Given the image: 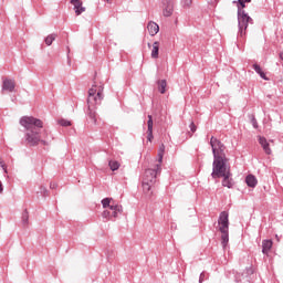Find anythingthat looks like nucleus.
<instances>
[{
	"label": "nucleus",
	"instance_id": "f257e3e1",
	"mask_svg": "<svg viewBox=\"0 0 283 283\" xmlns=\"http://www.w3.org/2000/svg\"><path fill=\"white\" fill-rule=\"evenodd\" d=\"M210 146L213 154L211 178L218 180V178H222V176L231 172V165H229V158L224 154L227 147L222 142L212 136L210 138Z\"/></svg>",
	"mask_w": 283,
	"mask_h": 283
},
{
	"label": "nucleus",
	"instance_id": "f03ea898",
	"mask_svg": "<svg viewBox=\"0 0 283 283\" xmlns=\"http://www.w3.org/2000/svg\"><path fill=\"white\" fill-rule=\"evenodd\" d=\"M20 125L27 129L24 138L30 147H36L39 143H42L44 146L50 145L45 139H41V133L39 132L43 128L41 119L33 116H23L20 118Z\"/></svg>",
	"mask_w": 283,
	"mask_h": 283
},
{
	"label": "nucleus",
	"instance_id": "7ed1b4c3",
	"mask_svg": "<svg viewBox=\"0 0 283 283\" xmlns=\"http://www.w3.org/2000/svg\"><path fill=\"white\" fill-rule=\"evenodd\" d=\"M158 164L155 165L154 168H148L145 170L144 179H143V192L148 198H151L154 196V187L156 185V178L158 174L161 171L163 166V158L165 156V144H161L158 149Z\"/></svg>",
	"mask_w": 283,
	"mask_h": 283
},
{
	"label": "nucleus",
	"instance_id": "20e7f679",
	"mask_svg": "<svg viewBox=\"0 0 283 283\" xmlns=\"http://www.w3.org/2000/svg\"><path fill=\"white\" fill-rule=\"evenodd\" d=\"M218 224H220L221 244L227 247L229 244V212L222 211L220 213Z\"/></svg>",
	"mask_w": 283,
	"mask_h": 283
},
{
	"label": "nucleus",
	"instance_id": "39448f33",
	"mask_svg": "<svg viewBox=\"0 0 283 283\" xmlns=\"http://www.w3.org/2000/svg\"><path fill=\"white\" fill-rule=\"evenodd\" d=\"M249 23L253 24V18L247 13L240 7L238 8V28H239V36L244 38L247 35V28H249Z\"/></svg>",
	"mask_w": 283,
	"mask_h": 283
},
{
	"label": "nucleus",
	"instance_id": "423d86ee",
	"mask_svg": "<svg viewBox=\"0 0 283 283\" xmlns=\"http://www.w3.org/2000/svg\"><path fill=\"white\" fill-rule=\"evenodd\" d=\"M103 90V85H93L88 90L87 105H101V101L104 98Z\"/></svg>",
	"mask_w": 283,
	"mask_h": 283
},
{
	"label": "nucleus",
	"instance_id": "0eeeda50",
	"mask_svg": "<svg viewBox=\"0 0 283 283\" xmlns=\"http://www.w3.org/2000/svg\"><path fill=\"white\" fill-rule=\"evenodd\" d=\"M253 273H255V271L253 270V266L245 268V270L242 273L235 272L234 273V282L251 283L253 280Z\"/></svg>",
	"mask_w": 283,
	"mask_h": 283
},
{
	"label": "nucleus",
	"instance_id": "6e6552de",
	"mask_svg": "<svg viewBox=\"0 0 283 283\" xmlns=\"http://www.w3.org/2000/svg\"><path fill=\"white\" fill-rule=\"evenodd\" d=\"M123 213V206L119 205H113L108 210H104L102 213V218L104 220H112V218H118Z\"/></svg>",
	"mask_w": 283,
	"mask_h": 283
},
{
	"label": "nucleus",
	"instance_id": "1a4fd4ad",
	"mask_svg": "<svg viewBox=\"0 0 283 283\" xmlns=\"http://www.w3.org/2000/svg\"><path fill=\"white\" fill-rule=\"evenodd\" d=\"M221 178H223L221 181L222 187H227L228 189H233V187H235V181L233 180L232 172L222 175Z\"/></svg>",
	"mask_w": 283,
	"mask_h": 283
},
{
	"label": "nucleus",
	"instance_id": "9d476101",
	"mask_svg": "<svg viewBox=\"0 0 283 283\" xmlns=\"http://www.w3.org/2000/svg\"><path fill=\"white\" fill-rule=\"evenodd\" d=\"M14 87H17L14 80L8 77L2 78V92H14Z\"/></svg>",
	"mask_w": 283,
	"mask_h": 283
},
{
	"label": "nucleus",
	"instance_id": "9b49d317",
	"mask_svg": "<svg viewBox=\"0 0 283 283\" xmlns=\"http://www.w3.org/2000/svg\"><path fill=\"white\" fill-rule=\"evenodd\" d=\"M87 111H86V116L90 120V123H92L93 125H96V111H94V106H96L97 104H87Z\"/></svg>",
	"mask_w": 283,
	"mask_h": 283
},
{
	"label": "nucleus",
	"instance_id": "f8f14e48",
	"mask_svg": "<svg viewBox=\"0 0 283 283\" xmlns=\"http://www.w3.org/2000/svg\"><path fill=\"white\" fill-rule=\"evenodd\" d=\"M174 14V0H164V17Z\"/></svg>",
	"mask_w": 283,
	"mask_h": 283
},
{
	"label": "nucleus",
	"instance_id": "ddd939ff",
	"mask_svg": "<svg viewBox=\"0 0 283 283\" xmlns=\"http://www.w3.org/2000/svg\"><path fill=\"white\" fill-rule=\"evenodd\" d=\"M148 129H147V140L149 143H151V140H154V118L151 117V115H148Z\"/></svg>",
	"mask_w": 283,
	"mask_h": 283
},
{
	"label": "nucleus",
	"instance_id": "4468645a",
	"mask_svg": "<svg viewBox=\"0 0 283 283\" xmlns=\"http://www.w3.org/2000/svg\"><path fill=\"white\" fill-rule=\"evenodd\" d=\"M259 145H261V147H262L263 151L266 154V156H271V154H272L271 145L265 139V137L259 136Z\"/></svg>",
	"mask_w": 283,
	"mask_h": 283
},
{
	"label": "nucleus",
	"instance_id": "2eb2a0df",
	"mask_svg": "<svg viewBox=\"0 0 283 283\" xmlns=\"http://www.w3.org/2000/svg\"><path fill=\"white\" fill-rule=\"evenodd\" d=\"M71 6H73V10L76 17H81V13L85 12V7H83L82 0H76L75 2H71Z\"/></svg>",
	"mask_w": 283,
	"mask_h": 283
},
{
	"label": "nucleus",
	"instance_id": "dca6fc26",
	"mask_svg": "<svg viewBox=\"0 0 283 283\" xmlns=\"http://www.w3.org/2000/svg\"><path fill=\"white\" fill-rule=\"evenodd\" d=\"M273 249V241L271 240H263L262 241V253L264 255H269V252Z\"/></svg>",
	"mask_w": 283,
	"mask_h": 283
},
{
	"label": "nucleus",
	"instance_id": "f3484780",
	"mask_svg": "<svg viewBox=\"0 0 283 283\" xmlns=\"http://www.w3.org/2000/svg\"><path fill=\"white\" fill-rule=\"evenodd\" d=\"M147 30L150 36H156V33L160 31V27L156 22H149L147 25Z\"/></svg>",
	"mask_w": 283,
	"mask_h": 283
},
{
	"label": "nucleus",
	"instance_id": "a211bd4d",
	"mask_svg": "<svg viewBox=\"0 0 283 283\" xmlns=\"http://www.w3.org/2000/svg\"><path fill=\"white\" fill-rule=\"evenodd\" d=\"M245 184L248 185V187L255 189V187H258V178L254 175H248L245 177Z\"/></svg>",
	"mask_w": 283,
	"mask_h": 283
},
{
	"label": "nucleus",
	"instance_id": "6ab92c4d",
	"mask_svg": "<svg viewBox=\"0 0 283 283\" xmlns=\"http://www.w3.org/2000/svg\"><path fill=\"white\" fill-rule=\"evenodd\" d=\"M160 52V42L156 41L153 43L151 59H158Z\"/></svg>",
	"mask_w": 283,
	"mask_h": 283
},
{
	"label": "nucleus",
	"instance_id": "aec40b11",
	"mask_svg": "<svg viewBox=\"0 0 283 283\" xmlns=\"http://www.w3.org/2000/svg\"><path fill=\"white\" fill-rule=\"evenodd\" d=\"M253 70L254 72H256V74H259V76H261L263 78V81H269V78L266 77V73H264V71H262V67L259 64H253Z\"/></svg>",
	"mask_w": 283,
	"mask_h": 283
},
{
	"label": "nucleus",
	"instance_id": "412c9836",
	"mask_svg": "<svg viewBox=\"0 0 283 283\" xmlns=\"http://www.w3.org/2000/svg\"><path fill=\"white\" fill-rule=\"evenodd\" d=\"M157 85L160 94H165V92H167V80H159Z\"/></svg>",
	"mask_w": 283,
	"mask_h": 283
},
{
	"label": "nucleus",
	"instance_id": "4be33fe9",
	"mask_svg": "<svg viewBox=\"0 0 283 283\" xmlns=\"http://www.w3.org/2000/svg\"><path fill=\"white\" fill-rule=\"evenodd\" d=\"M22 224L23 227H28V224H30V213L28 212V209H24L22 212Z\"/></svg>",
	"mask_w": 283,
	"mask_h": 283
},
{
	"label": "nucleus",
	"instance_id": "5701e85b",
	"mask_svg": "<svg viewBox=\"0 0 283 283\" xmlns=\"http://www.w3.org/2000/svg\"><path fill=\"white\" fill-rule=\"evenodd\" d=\"M108 167L112 171H118V169H120V164L116 160H109Z\"/></svg>",
	"mask_w": 283,
	"mask_h": 283
},
{
	"label": "nucleus",
	"instance_id": "b1692460",
	"mask_svg": "<svg viewBox=\"0 0 283 283\" xmlns=\"http://www.w3.org/2000/svg\"><path fill=\"white\" fill-rule=\"evenodd\" d=\"M54 41H56V34L55 33L50 34L44 39L45 45H52V43H54Z\"/></svg>",
	"mask_w": 283,
	"mask_h": 283
},
{
	"label": "nucleus",
	"instance_id": "393cba45",
	"mask_svg": "<svg viewBox=\"0 0 283 283\" xmlns=\"http://www.w3.org/2000/svg\"><path fill=\"white\" fill-rule=\"evenodd\" d=\"M111 202H112V198H104L102 200L103 209H112L113 205H111Z\"/></svg>",
	"mask_w": 283,
	"mask_h": 283
},
{
	"label": "nucleus",
	"instance_id": "a878e982",
	"mask_svg": "<svg viewBox=\"0 0 283 283\" xmlns=\"http://www.w3.org/2000/svg\"><path fill=\"white\" fill-rule=\"evenodd\" d=\"M59 125H61V127H70V126H72V122H70L67 119H60Z\"/></svg>",
	"mask_w": 283,
	"mask_h": 283
},
{
	"label": "nucleus",
	"instance_id": "bb28decb",
	"mask_svg": "<svg viewBox=\"0 0 283 283\" xmlns=\"http://www.w3.org/2000/svg\"><path fill=\"white\" fill-rule=\"evenodd\" d=\"M251 123H252V127H254V129H258V119L255 118V115H251Z\"/></svg>",
	"mask_w": 283,
	"mask_h": 283
},
{
	"label": "nucleus",
	"instance_id": "cd10ccee",
	"mask_svg": "<svg viewBox=\"0 0 283 283\" xmlns=\"http://www.w3.org/2000/svg\"><path fill=\"white\" fill-rule=\"evenodd\" d=\"M238 8H240L241 10H244V8H247V2L244 0H238Z\"/></svg>",
	"mask_w": 283,
	"mask_h": 283
},
{
	"label": "nucleus",
	"instance_id": "c85d7f7f",
	"mask_svg": "<svg viewBox=\"0 0 283 283\" xmlns=\"http://www.w3.org/2000/svg\"><path fill=\"white\" fill-rule=\"evenodd\" d=\"M191 3H193L192 0H182V6H184L185 8H190Z\"/></svg>",
	"mask_w": 283,
	"mask_h": 283
},
{
	"label": "nucleus",
	"instance_id": "c756f323",
	"mask_svg": "<svg viewBox=\"0 0 283 283\" xmlns=\"http://www.w3.org/2000/svg\"><path fill=\"white\" fill-rule=\"evenodd\" d=\"M189 127H190V132H192V134H196V130L198 129V127L193 122L190 123Z\"/></svg>",
	"mask_w": 283,
	"mask_h": 283
},
{
	"label": "nucleus",
	"instance_id": "7c9ffc66",
	"mask_svg": "<svg viewBox=\"0 0 283 283\" xmlns=\"http://www.w3.org/2000/svg\"><path fill=\"white\" fill-rule=\"evenodd\" d=\"M206 273L205 272H201L200 273V276H199V283H202V282H205V277H206Z\"/></svg>",
	"mask_w": 283,
	"mask_h": 283
},
{
	"label": "nucleus",
	"instance_id": "2f4dec72",
	"mask_svg": "<svg viewBox=\"0 0 283 283\" xmlns=\"http://www.w3.org/2000/svg\"><path fill=\"white\" fill-rule=\"evenodd\" d=\"M40 189H41V193H43V196H48V188L42 186Z\"/></svg>",
	"mask_w": 283,
	"mask_h": 283
},
{
	"label": "nucleus",
	"instance_id": "473e14b6",
	"mask_svg": "<svg viewBox=\"0 0 283 283\" xmlns=\"http://www.w3.org/2000/svg\"><path fill=\"white\" fill-rule=\"evenodd\" d=\"M56 187H59V186L56 185V182H51V184H50V189H56Z\"/></svg>",
	"mask_w": 283,
	"mask_h": 283
},
{
	"label": "nucleus",
	"instance_id": "72a5a7b5",
	"mask_svg": "<svg viewBox=\"0 0 283 283\" xmlns=\"http://www.w3.org/2000/svg\"><path fill=\"white\" fill-rule=\"evenodd\" d=\"M1 168L3 169L4 174H8V166H6V164L1 166Z\"/></svg>",
	"mask_w": 283,
	"mask_h": 283
},
{
	"label": "nucleus",
	"instance_id": "f704fd0d",
	"mask_svg": "<svg viewBox=\"0 0 283 283\" xmlns=\"http://www.w3.org/2000/svg\"><path fill=\"white\" fill-rule=\"evenodd\" d=\"M3 192V184L0 181V193Z\"/></svg>",
	"mask_w": 283,
	"mask_h": 283
},
{
	"label": "nucleus",
	"instance_id": "c9c22d12",
	"mask_svg": "<svg viewBox=\"0 0 283 283\" xmlns=\"http://www.w3.org/2000/svg\"><path fill=\"white\" fill-rule=\"evenodd\" d=\"M279 56H280L281 61H283V52H281V53L279 54Z\"/></svg>",
	"mask_w": 283,
	"mask_h": 283
},
{
	"label": "nucleus",
	"instance_id": "e433bc0d",
	"mask_svg": "<svg viewBox=\"0 0 283 283\" xmlns=\"http://www.w3.org/2000/svg\"><path fill=\"white\" fill-rule=\"evenodd\" d=\"M6 164L3 161H0V167L4 166Z\"/></svg>",
	"mask_w": 283,
	"mask_h": 283
},
{
	"label": "nucleus",
	"instance_id": "4c0bfd02",
	"mask_svg": "<svg viewBox=\"0 0 283 283\" xmlns=\"http://www.w3.org/2000/svg\"><path fill=\"white\" fill-rule=\"evenodd\" d=\"M104 1H106V3H112V0H104Z\"/></svg>",
	"mask_w": 283,
	"mask_h": 283
},
{
	"label": "nucleus",
	"instance_id": "58836bf2",
	"mask_svg": "<svg viewBox=\"0 0 283 283\" xmlns=\"http://www.w3.org/2000/svg\"><path fill=\"white\" fill-rule=\"evenodd\" d=\"M243 1H245V3H251V0H243Z\"/></svg>",
	"mask_w": 283,
	"mask_h": 283
},
{
	"label": "nucleus",
	"instance_id": "ea45409f",
	"mask_svg": "<svg viewBox=\"0 0 283 283\" xmlns=\"http://www.w3.org/2000/svg\"><path fill=\"white\" fill-rule=\"evenodd\" d=\"M148 48H151V44H150V43H148Z\"/></svg>",
	"mask_w": 283,
	"mask_h": 283
},
{
	"label": "nucleus",
	"instance_id": "a19ab883",
	"mask_svg": "<svg viewBox=\"0 0 283 283\" xmlns=\"http://www.w3.org/2000/svg\"><path fill=\"white\" fill-rule=\"evenodd\" d=\"M44 134H48V130H44Z\"/></svg>",
	"mask_w": 283,
	"mask_h": 283
}]
</instances>
